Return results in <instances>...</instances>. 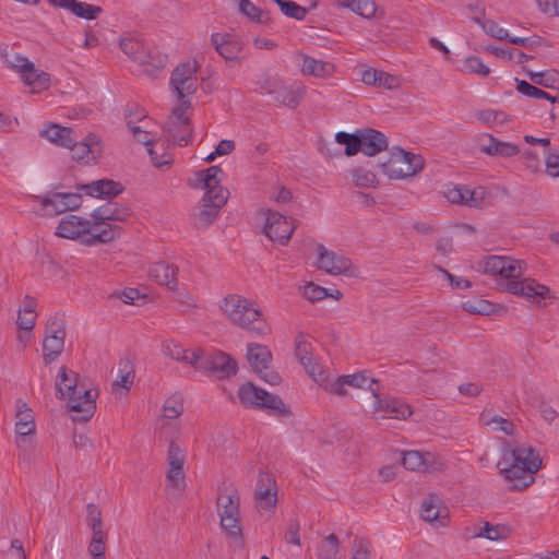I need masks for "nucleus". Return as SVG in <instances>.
<instances>
[{
	"mask_svg": "<svg viewBox=\"0 0 559 559\" xmlns=\"http://www.w3.org/2000/svg\"><path fill=\"white\" fill-rule=\"evenodd\" d=\"M198 68L195 60H189L178 64L170 76V87L176 93L179 105L171 111L168 132L179 146L188 145L192 139L190 119L185 114L191 107L189 97L197 92L199 86Z\"/></svg>",
	"mask_w": 559,
	"mask_h": 559,
	"instance_id": "nucleus-1",
	"label": "nucleus"
},
{
	"mask_svg": "<svg viewBox=\"0 0 559 559\" xmlns=\"http://www.w3.org/2000/svg\"><path fill=\"white\" fill-rule=\"evenodd\" d=\"M524 262L506 257L490 255L484 262L486 274L500 275L506 282L503 289L510 294L522 296L528 300L540 302L550 293L545 285L538 284L535 280L524 278ZM502 286V284H500Z\"/></svg>",
	"mask_w": 559,
	"mask_h": 559,
	"instance_id": "nucleus-2",
	"label": "nucleus"
},
{
	"mask_svg": "<svg viewBox=\"0 0 559 559\" xmlns=\"http://www.w3.org/2000/svg\"><path fill=\"white\" fill-rule=\"evenodd\" d=\"M78 379L79 374L76 372L62 366L56 379V390L59 399L69 401L70 411L81 414L73 417V420L86 423L96 411L98 391L87 389L79 383Z\"/></svg>",
	"mask_w": 559,
	"mask_h": 559,
	"instance_id": "nucleus-3",
	"label": "nucleus"
},
{
	"mask_svg": "<svg viewBox=\"0 0 559 559\" xmlns=\"http://www.w3.org/2000/svg\"><path fill=\"white\" fill-rule=\"evenodd\" d=\"M221 310L233 324L253 336H264L271 332V326L258 304L242 295L230 294L224 297Z\"/></svg>",
	"mask_w": 559,
	"mask_h": 559,
	"instance_id": "nucleus-4",
	"label": "nucleus"
},
{
	"mask_svg": "<svg viewBox=\"0 0 559 559\" xmlns=\"http://www.w3.org/2000/svg\"><path fill=\"white\" fill-rule=\"evenodd\" d=\"M223 176L224 171L219 166H211L195 174L193 187L205 190L198 215V224L201 226L206 227L212 224L228 200L229 192L221 185Z\"/></svg>",
	"mask_w": 559,
	"mask_h": 559,
	"instance_id": "nucleus-5",
	"label": "nucleus"
},
{
	"mask_svg": "<svg viewBox=\"0 0 559 559\" xmlns=\"http://www.w3.org/2000/svg\"><path fill=\"white\" fill-rule=\"evenodd\" d=\"M500 473L506 479L514 481L511 489L528 487L533 481V474L542 466V460L532 448L518 447L506 453L499 463Z\"/></svg>",
	"mask_w": 559,
	"mask_h": 559,
	"instance_id": "nucleus-6",
	"label": "nucleus"
},
{
	"mask_svg": "<svg viewBox=\"0 0 559 559\" xmlns=\"http://www.w3.org/2000/svg\"><path fill=\"white\" fill-rule=\"evenodd\" d=\"M55 234L64 239H81V243L84 246H96L98 243H108L118 238L119 229L117 227H107L97 231L92 217L88 219L69 214L60 219Z\"/></svg>",
	"mask_w": 559,
	"mask_h": 559,
	"instance_id": "nucleus-7",
	"label": "nucleus"
},
{
	"mask_svg": "<svg viewBox=\"0 0 559 559\" xmlns=\"http://www.w3.org/2000/svg\"><path fill=\"white\" fill-rule=\"evenodd\" d=\"M221 526L225 531L235 548L245 546L242 528L240 524L239 496L235 489L221 490L216 501Z\"/></svg>",
	"mask_w": 559,
	"mask_h": 559,
	"instance_id": "nucleus-8",
	"label": "nucleus"
},
{
	"mask_svg": "<svg viewBox=\"0 0 559 559\" xmlns=\"http://www.w3.org/2000/svg\"><path fill=\"white\" fill-rule=\"evenodd\" d=\"M15 417L16 447L23 460L31 461L36 452V424L32 409L22 400L16 401Z\"/></svg>",
	"mask_w": 559,
	"mask_h": 559,
	"instance_id": "nucleus-9",
	"label": "nucleus"
},
{
	"mask_svg": "<svg viewBox=\"0 0 559 559\" xmlns=\"http://www.w3.org/2000/svg\"><path fill=\"white\" fill-rule=\"evenodd\" d=\"M237 395L245 407L267 409L270 414L278 416L290 414L278 395L271 394L251 382L242 384L238 389Z\"/></svg>",
	"mask_w": 559,
	"mask_h": 559,
	"instance_id": "nucleus-10",
	"label": "nucleus"
},
{
	"mask_svg": "<svg viewBox=\"0 0 559 559\" xmlns=\"http://www.w3.org/2000/svg\"><path fill=\"white\" fill-rule=\"evenodd\" d=\"M425 160L421 155L394 148L386 162L379 164L382 173L390 179H403L423 170Z\"/></svg>",
	"mask_w": 559,
	"mask_h": 559,
	"instance_id": "nucleus-11",
	"label": "nucleus"
},
{
	"mask_svg": "<svg viewBox=\"0 0 559 559\" xmlns=\"http://www.w3.org/2000/svg\"><path fill=\"white\" fill-rule=\"evenodd\" d=\"M66 328L62 318L55 316L49 319L46 326V336L43 341V358L46 365L55 361L63 352Z\"/></svg>",
	"mask_w": 559,
	"mask_h": 559,
	"instance_id": "nucleus-12",
	"label": "nucleus"
},
{
	"mask_svg": "<svg viewBox=\"0 0 559 559\" xmlns=\"http://www.w3.org/2000/svg\"><path fill=\"white\" fill-rule=\"evenodd\" d=\"M247 360L264 381L272 385L280 383V376L269 369L272 361V353L267 346L258 343H249L247 345Z\"/></svg>",
	"mask_w": 559,
	"mask_h": 559,
	"instance_id": "nucleus-13",
	"label": "nucleus"
},
{
	"mask_svg": "<svg viewBox=\"0 0 559 559\" xmlns=\"http://www.w3.org/2000/svg\"><path fill=\"white\" fill-rule=\"evenodd\" d=\"M318 259L316 266L331 275H354L352 261L344 254L326 249L323 245L317 247Z\"/></svg>",
	"mask_w": 559,
	"mask_h": 559,
	"instance_id": "nucleus-14",
	"label": "nucleus"
},
{
	"mask_svg": "<svg viewBox=\"0 0 559 559\" xmlns=\"http://www.w3.org/2000/svg\"><path fill=\"white\" fill-rule=\"evenodd\" d=\"M119 46L127 56L144 66V72L150 75H155L162 68H164V60L160 58L154 62L150 61L151 56L144 44L135 37H122L119 41Z\"/></svg>",
	"mask_w": 559,
	"mask_h": 559,
	"instance_id": "nucleus-15",
	"label": "nucleus"
},
{
	"mask_svg": "<svg viewBox=\"0 0 559 559\" xmlns=\"http://www.w3.org/2000/svg\"><path fill=\"white\" fill-rule=\"evenodd\" d=\"M132 215L129 207L118 204L117 202H108L91 213V217L94 221L97 231L102 228L117 227L119 235L122 228L112 224V222H124Z\"/></svg>",
	"mask_w": 559,
	"mask_h": 559,
	"instance_id": "nucleus-16",
	"label": "nucleus"
},
{
	"mask_svg": "<svg viewBox=\"0 0 559 559\" xmlns=\"http://www.w3.org/2000/svg\"><path fill=\"white\" fill-rule=\"evenodd\" d=\"M186 451L178 443L171 441L167 451L168 471L166 474L167 485L177 490L185 488V471Z\"/></svg>",
	"mask_w": 559,
	"mask_h": 559,
	"instance_id": "nucleus-17",
	"label": "nucleus"
},
{
	"mask_svg": "<svg viewBox=\"0 0 559 559\" xmlns=\"http://www.w3.org/2000/svg\"><path fill=\"white\" fill-rule=\"evenodd\" d=\"M39 203L47 215H58L68 211H75L82 204L80 193L51 192L47 197L39 198Z\"/></svg>",
	"mask_w": 559,
	"mask_h": 559,
	"instance_id": "nucleus-18",
	"label": "nucleus"
},
{
	"mask_svg": "<svg viewBox=\"0 0 559 559\" xmlns=\"http://www.w3.org/2000/svg\"><path fill=\"white\" fill-rule=\"evenodd\" d=\"M295 225L292 221L278 212L267 210L264 234L274 242L286 245L293 233Z\"/></svg>",
	"mask_w": 559,
	"mask_h": 559,
	"instance_id": "nucleus-19",
	"label": "nucleus"
},
{
	"mask_svg": "<svg viewBox=\"0 0 559 559\" xmlns=\"http://www.w3.org/2000/svg\"><path fill=\"white\" fill-rule=\"evenodd\" d=\"M197 369H205L215 374L218 378L225 379L236 374L238 366L235 359L224 352H215L209 354L206 357L204 353L200 359L199 367Z\"/></svg>",
	"mask_w": 559,
	"mask_h": 559,
	"instance_id": "nucleus-20",
	"label": "nucleus"
},
{
	"mask_svg": "<svg viewBox=\"0 0 559 559\" xmlns=\"http://www.w3.org/2000/svg\"><path fill=\"white\" fill-rule=\"evenodd\" d=\"M306 87L301 83L285 85L281 82L269 84L266 93L272 95L274 100L289 108H296L304 98Z\"/></svg>",
	"mask_w": 559,
	"mask_h": 559,
	"instance_id": "nucleus-21",
	"label": "nucleus"
},
{
	"mask_svg": "<svg viewBox=\"0 0 559 559\" xmlns=\"http://www.w3.org/2000/svg\"><path fill=\"white\" fill-rule=\"evenodd\" d=\"M402 464L406 469L431 473L442 468L439 457L431 452L406 451L403 453Z\"/></svg>",
	"mask_w": 559,
	"mask_h": 559,
	"instance_id": "nucleus-22",
	"label": "nucleus"
},
{
	"mask_svg": "<svg viewBox=\"0 0 559 559\" xmlns=\"http://www.w3.org/2000/svg\"><path fill=\"white\" fill-rule=\"evenodd\" d=\"M67 148H70L71 156L74 160L83 164L95 162L100 157L103 152L100 140L95 134L87 135L81 142L74 136V143Z\"/></svg>",
	"mask_w": 559,
	"mask_h": 559,
	"instance_id": "nucleus-23",
	"label": "nucleus"
},
{
	"mask_svg": "<svg viewBox=\"0 0 559 559\" xmlns=\"http://www.w3.org/2000/svg\"><path fill=\"white\" fill-rule=\"evenodd\" d=\"M254 499L259 512L274 511L277 497L275 481L270 475H260L254 489Z\"/></svg>",
	"mask_w": 559,
	"mask_h": 559,
	"instance_id": "nucleus-24",
	"label": "nucleus"
},
{
	"mask_svg": "<svg viewBox=\"0 0 559 559\" xmlns=\"http://www.w3.org/2000/svg\"><path fill=\"white\" fill-rule=\"evenodd\" d=\"M312 350L311 344L306 341L304 336L300 335L297 337L295 348L296 357L316 382H322L325 380V372L321 369L319 364H317L312 356Z\"/></svg>",
	"mask_w": 559,
	"mask_h": 559,
	"instance_id": "nucleus-25",
	"label": "nucleus"
},
{
	"mask_svg": "<svg viewBox=\"0 0 559 559\" xmlns=\"http://www.w3.org/2000/svg\"><path fill=\"white\" fill-rule=\"evenodd\" d=\"M163 354L176 361L199 367L200 359L202 358L203 349L201 348H183L181 344L174 340H168L162 344Z\"/></svg>",
	"mask_w": 559,
	"mask_h": 559,
	"instance_id": "nucleus-26",
	"label": "nucleus"
},
{
	"mask_svg": "<svg viewBox=\"0 0 559 559\" xmlns=\"http://www.w3.org/2000/svg\"><path fill=\"white\" fill-rule=\"evenodd\" d=\"M211 43L226 61H236L243 47L242 41L230 34H213Z\"/></svg>",
	"mask_w": 559,
	"mask_h": 559,
	"instance_id": "nucleus-27",
	"label": "nucleus"
},
{
	"mask_svg": "<svg viewBox=\"0 0 559 559\" xmlns=\"http://www.w3.org/2000/svg\"><path fill=\"white\" fill-rule=\"evenodd\" d=\"M78 189L84 191L87 195L99 199L115 198L123 191L120 182L110 179H100L86 185H80Z\"/></svg>",
	"mask_w": 559,
	"mask_h": 559,
	"instance_id": "nucleus-28",
	"label": "nucleus"
},
{
	"mask_svg": "<svg viewBox=\"0 0 559 559\" xmlns=\"http://www.w3.org/2000/svg\"><path fill=\"white\" fill-rule=\"evenodd\" d=\"M300 71L305 75H312L318 79H328L335 73V66L332 62L316 59L311 56L300 53Z\"/></svg>",
	"mask_w": 559,
	"mask_h": 559,
	"instance_id": "nucleus-29",
	"label": "nucleus"
},
{
	"mask_svg": "<svg viewBox=\"0 0 559 559\" xmlns=\"http://www.w3.org/2000/svg\"><path fill=\"white\" fill-rule=\"evenodd\" d=\"M177 273L178 267L176 265L165 262L155 263L148 270V276L153 281L170 290L178 288Z\"/></svg>",
	"mask_w": 559,
	"mask_h": 559,
	"instance_id": "nucleus-30",
	"label": "nucleus"
},
{
	"mask_svg": "<svg viewBox=\"0 0 559 559\" xmlns=\"http://www.w3.org/2000/svg\"><path fill=\"white\" fill-rule=\"evenodd\" d=\"M359 133L361 139L360 152L365 155L374 156L386 150L388 139L382 132L374 129H366L359 131Z\"/></svg>",
	"mask_w": 559,
	"mask_h": 559,
	"instance_id": "nucleus-31",
	"label": "nucleus"
},
{
	"mask_svg": "<svg viewBox=\"0 0 559 559\" xmlns=\"http://www.w3.org/2000/svg\"><path fill=\"white\" fill-rule=\"evenodd\" d=\"M40 136L47 139L51 143L68 147L74 143V132L71 128L52 123L48 128L40 131Z\"/></svg>",
	"mask_w": 559,
	"mask_h": 559,
	"instance_id": "nucleus-32",
	"label": "nucleus"
},
{
	"mask_svg": "<svg viewBox=\"0 0 559 559\" xmlns=\"http://www.w3.org/2000/svg\"><path fill=\"white\" fill-rule=\"evenodd\" d=\"M376 409L377 411H383L388 414H390V417L396 418V419H405L406 417L412 415V409L409 405L405 404L402 401L392 399L388 401H382L379 399V396L376 394Z\"/></svg>",
	"mask_w": 559,
	"mask_h": 559,
	"instance_id": "nucleus-33",
	"label": "nucleus"
},
{
	"mask_svg": "<svg viewBox=\"0 0 559 559\" xmlns=\"http://www.w3.org/2000/svg\"><path fill=\"white\" fill-rule=\"evenodd\" d=\"M488 144L481 146V152L490 156L510 157L519 154V147L510 142H502L492 135L488 136Z\"/></svg>",
	"mask_w": 559,
	"mask_h": 559,
	"instance_id": "nucleus-34",
	"label": "nucleus"
},
{
	"mask_svg": "<svg viewBox=\"0 0 559 559\" xmlns=\"http://www.w3.org/2000/svg\"><path fill=\"white\" fill-rule=\"evenodd\" d=\"M25 84L33 88V92L47 90L50 85V75L44 71H39L32 63V69L25 70L21 73Z\"/></svg>",
	"mask_w": 559,
	"mask_h": 559,
	"instance_id": "nucleus-35",
	"label": "nucleus"
},
{
	"mask_svg": "<svg viewBox=\"0 0 559 559\" xmlns=\"http://www.w3.org/2000/svg\"><path fill=\"white\" fill-rule=\"evenodd\" d=\"M421 518L426 522L436 523L443 526L448 520V512L445 511L444 514H442L436 504V498L431 496L421 504Z\"/></svg>",
	"mask_w": 559,
	"mask_h": 559,
	"instance_id": "nucleus-36",
	"label": "nucleus"
},
{
	"mask_svg": "<svg viewBox=\"0 0 559 559\" xmlns=\"http://www.w3.org/2000/svg\"><path fill=\"white\" fill-rule=\"evenodd\" d=\"M480 421L485 426H492L493 430L503 431L506 435H512L514 432V424L503 417L491 415L489 412H483L480 414Z\"/></svg>",
	"mask_w": 559,
	"mask_h": 559,
	"instance_id": "nucleus-37",
	"label": "nucleus"
},
{
	"mask_svg": "<svg viewBox=\"0 0 559 559\" xmlns=\"http://www.w3.org/2000/svg\"><path fill=\"white\" fill-rule=\"evenodd\" d=\"M335 141L338 144L345 145V154L347 156H354L358 152H360L361 139H360L359 132L357 134H350V133L340 131L335 135Z\"/></svg>",
	"mask_w": 559,
	"mask_h": 559,
	"instance_id": "nucleus-38",
	"label": "nucleus"
},
{
	"mask_svg": "<svg viewBox=\"0 0 559 559\" xmlns=\"http://www.w3.org/2000/svg\"><path fill=\"white\" fill-rule=\"evenodd\" d=\"M69 12L81 19L95 20L103 12V9L98 5L74 0Z\"/></svg>",
	"mask_w": 559,
	"mask_h": 559,
	"instance_id": "nucleus-39",
	"label": "nucleus"
},
{
	"mask_svg": "<svg viewBox=\"0 0 559 559\" xmlns=\"http://www.w3.org/2000/svg\"><path fill=\"white\" fill-rule=\"evenodd\" d=\"M239 10L243 15L257 23L266 24L270 21L269 13L259 9L250 0H239Z\"/></svg>",
	"mask_w": 559,
	"mask_h": 559,
	"instance_id": "nucleus-40",
	"label": "nucleus"
},
{
	"mask_svg": "<svg viewBox=\"0 0 559 559\" xmlns=\"http://www.w3.org/2000/svg\"><path fill=\"white\" fill-rule=\"evenodd\" d=\"M486 51L492 53L493 56L507 60H515L518 63L522 64L527 60L532 59V56H528L518 49H503L496 46H487Z\"/></svg>",
	"mask_w": 559,
	"mask_h": 559,
	"instance_id": "nucleus-41",
	"label": "nucleus"
},
{
	"mask_svg": "<svg viewBox=\"0 0 559 559\" xmlns=\"http://www.w3.org/2000/svg\"><path fill=\"white\" fill-rule=\"evenodd\" d=\"M473 22L478 24L483 31L488 34L489 36L497 38L499 40H506L509 38V32L502 27H500L495 21L492 20H481L479 16H474Z\"/></svg>",
	"mask_w": 559,
	"mask_h": 559,
	"instance_id": "nucleus-42",
	"label": "nucleus"
},
{
	"mask_svg": "<svg viewBox=\"0 0 559 559\" xmlns=\"http://www.w3.org/2000/svg\"><path fill=\"white\" fill-rule=\"evenodd\" d=\"M530 79L537 85L546 88H555L559 84V72L556 70L545 72H527Z\"/></svg>",
	"mask_w": 559,
	"mask_h": 559,
	"instance_id": "nucleus-43",
	"label": "nucleus"
},
{
	"mask_svg": "<svg viewBox=\"0 0 559 559\" xmlns=\"http://www.w3.org/2000/svg\"><path fill=\"white\" fill-rule=\"evenodd\" d=\"M340 551V542L335 534L328 535L320 548H319V559H336Z\"/></svg>",
	"mask_w": 559,
	"mask_h": 559,
	"instance_id": "nucleus-44",
	"label": "nucleus"
},
{
	"mask_svg": "<svg viewBox=\"0 0 559 559\" xmlns=\"http://www.w3.org/2000/svg\"><path fill=\"white\" fill-rule=\"evenodd\" d=\"M516 81V90L519 93L531 97V98H544L550 100L551 103L556 102V98L551 96L549 93L530 84L524 80L515 79Z\"/></svg>",
	"mask_w": 559,
	"mask_h": 559,
	"instance_id": "nucleus-45",
	"label": "nucleus"
},
{
	"mask_svg": "<svg viewBox=\"0 0 559 559\" xmlns=\"http://www.w3.org/2000/svg\"><path fill=\"white\" fill-rule=\"evenodd\" d=\"M86 525L91 528L92 534L106 533L103 530L102 510L94 503L86 506Z\"/></svg>",
	"mask_w": 559,
	"mask_h": 559,
	"instance_id": "nucleus-46",
	"label": "nucleus"
},
{
	"mask_svg": "<svg viewBox=\"0 0 559 559\" xmlns=\"http://www.w3.org/2000/svg\"><path fill=\"white\" fill-rule=\"evenodd\" d=\"M1 57L9 69L19 72L20 74L25 70L32 69L33 62L29 61L26 57L20 56L17 53L10 55L5 50L1 52Z\"/></svg>",
	"mask_w": 559,
	"mask_h": 559,
	"instance_id": "nucleus-47",
	"label": "nucleus"
},
{
	"mask_svg": "<svg viewBox=\"0 0 559 559\" xmlns=\"http://www.w3.org/2000/svg\"><path fill=\"white\" fill-rule=\"evenodd\" d=\"M276 4L281 8L284 15L297 21L305 20L308 12L306 8L290 0H276Z\"/></svg>",
	"mask_w": 559,
	"mask_h": 559,
	"instance_id": "nucleus-48",
	"label": "nucleus"
},
{
	"mask_svg": "<svg viewBox=\"0 0 559 559\" xmlns=\"http://www.w3.org/2000/svg\"><path fill=\"white\" fill-rule=\"evenodd\" d=\"M107 537V533L96 532V534H92V539L90 542L87 551L93 559H104Z\"/></svg>",
	"mask_w": 559,
	"mask_h": 559,
	"instance_id": "nucleus-49",
	"label": "nucleus"
},
{
	"mask_svg": "<svg viewBox=\"0 0 559 559\" xmlns=\"http://www.w3.org/2000/svg\"><path fill=\"white\" fill-rule=\"evenodd\" d=\"M462 71L477 74L480 76H488L490 74V69L487 67L483 60L477 56H468L465 58L463 62Z\"/></svg>",
	"mask_w": 559,
	"mask_h": 559,
	"instance_id": "nucleus-50",
	"label": "nucleus"
},
{
	"mask_svg": "<svg viewBox=\"0 0 559 559\" xmlns=\"http://www.w3.org/2000/svg\"><path fill=\"white\" fill-rule=\"evenodd\" d=\"M489 203V193L486 188L479 186L471 189L468 194V201L466 202V206L483 209L486 207Z\"/></svg>",
	"mask_w": 559,
	"mask_h": 559,
	"instance_id": "nucleus-51",
	"label": "nucleus"
},
{
	"mask_svg": "<svg viewBox=\"0 0 559 559\" xmlns=\"http://www.w3.org/2000/svg\"><path fill=\"white\" fill-rule=\"evenodd\" d=\"M352 179L357 187H372L377 182L376 175L364 168H355L352 171Z\"/></svg>",
	"mask_w": 559,
	"mask_h": 559,
	"instance_id": "nucleus-52",
	"label": "nucleus"
},
{
	"mask_svg": "<svg viewBox=\"0 0 559 559\" xmlns=\"http://www.w3.org/2000/svg\"><path fill=\"white\" fill-rule=\"evenodd\" d=\"M147 153L152 163L157 168L169 166L173 163V156L160 146V153L156 150L155 144L147 148Z\"/></svg>",
	"mask_w": 559,
	"mask_h": 559,
	"instance_id": "nucleus-53",
	"label": "nucleus"
},
{
	"mask_svg": "<svg viewBox=\"0 0 559 559\" xmlns=\"http://www.w3.org/2000/svg\"><path fill=\"white\" fill-rule=\"evenodd\" d=\"M183 412V404L179 396H171L166 400L163 406L164 417L175 419L179 417Z\"/></svg>",
	"mask_w": 559,
	"mask_h": 559,
	"instance_id": "nucleus-54",
	"label": "nucleus"
},
{
	"mask_svg": "<svg viewBox=\"0 0 559 559\" xmlns=\"http://www.w3.org/2000/svg\"><path fill=\"white\" fill-rule=\"evenodd\" d=\"M343 379L346 380L347 385L359 389H369L376 395V390L372 388V384L376 383L373 379H369L365 373H355L343 376Z\"/></svg>",
	"mask_w": 559,
	"mask_h": 559,
	"instance_id": "nucleus-55",
	"label": "nucleus"
},
{
	"mask_svg": "<svg viewBox=\"0 0 559 559\" xmlns=\"http://www.w3.org/2000/svg\"><path fill=\"white\" fill-rule=\"evenodd\" d=\"M320 385H323L324 389L332 393L340 396H343L346 394L345 386L347 385L346 380L343 379V376L337 377L333 381H329V376L325 373V380L322 382H318Z\"/></svg>",
	"mask_w": 559,
	"mask_h": 559,
	"instance_id": "nucleus-56",
	"label": "nucleus"
},
{
	"mask_svg": "<svg viewBox=\"0 0 559 559\" xmlns=\"http://www.w3.org/2000/svg\"><path fill=\"white\" fill-rule=\"evenodd\" d=\"M546 173L552 178L559 177V153L556 150L548 148L545 157Z\"/></svg>",
	"mask_w": 559,
	"mask_h": 559,
	"instance_id": "nucleus-57",
	"label": "nucleus"
},
{
	"mask_svg": "<svg viewBox=\"0 0 559 559\" xmlns=\"http://www.w3.org/2000/svg\"><path fill=\"white\" fill-rule=\"evenodd\" d=\"M302 295L310 301H320L328 296V289L313 283H308L304 286Z\"/></svg>",
	"mask_w": 559,
	"mask_h": 559,
	"instance_id": "nucleus-58",
	"label": "nucleus"
},
{
	"mask_svg": "<svg viewBox=\"0 0 559 559\" xmlns=\"http://www.w3.org/2000/svg\"><path fill=\"white\" fill-rule=\"evenodd\" d=\"M376 3L372 0H356L354 4L353 12L359 14L365 19H371L376 14Z\"/></svg>",
	"mask_w": 559,
	"mask_h": 559,
	"instance_id": "nucleus-59",
	"label": "nucleus"
},
{
	"mask_svg": "<svg viewBox=\"0 0 559 559\" xmlns=\"http://www.w3.org/2000/svg\"><path fill=\"white\" fill-rule=\"evenodd\" d=\"M26 552L19 539H13L8 550L3 552V559H26Z\"/></svg>",
	"mask_w": 559,
	"mask_h": 559,
	"instance_id": "nucleus-60",
	"label": "nucleus"
},
{
	"mask_svg": "<svg viewBox=\"0 0 559 559\" xmlns=\"http://www.w3.org/2000/svg\"><path fill=\"white\" fill-rule=\"evenodd\" d=\"M500 531L501 528L499 526H493L490 523L486 522L484 527L479 532L473 534V537H486L487 539L490 540H499L503 538Z\"/></svg>",
	"mask_w": 559,
	"mask_h": 559,
	"instance_id": "nucleus-61",
	"label": "nucleus"
},
{
	"mask_svg": "<svg viewBox=\"0 0 559 559\" xmlns=\"http://www.w3.org/2000/svg\"><path fill=\"white\" fill-rule=\"evenodd\" d=\"M36 313H32L31 311H22L19 310V316L16 320V324L20 330H25L31 332L35 326Z\"/></svg>",
	"mask_w": 559,
	"mask_h": 559,
	"instance_id": "nucleus-62",
	"label": "nucleus"
},
{
	"mask_svg": "<svg viewBox=\"0 0 559 559\" xmlns=\"http://www.w3.org/2000/svg\"><path fill=\"white\" fill-rule=\"evenodd\" d=\"M538 9L549 16L559 17V0H535Z\"/></svg>",
	"mask_w": 559,
	"mask_h": 559,
	"instance_id": "nucleus-63",
	"label": "nucleus"
},
{
	"mask_svg": "<svg viewBox=\"0 0 559 559\" xmlns=\"http://www.w3.org/2000/svg\"><path fill=\"white\" fill-rule=\"evenodd\" d=\"M352 559H370L369 543L366 539L355 540Z\"/></svg>",
	"mask_w": 559,
	"mask_h": 559,
	"instance_id": "nucleus-64",
	"label": "nucleus"
}]
</instances>
